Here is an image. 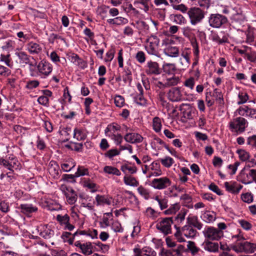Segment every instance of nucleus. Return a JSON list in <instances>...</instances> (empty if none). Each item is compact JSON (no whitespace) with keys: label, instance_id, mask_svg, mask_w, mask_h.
Returning a JSON list of instances; mask_svg holds the SVG:
<instances>
[{"label":"nucleus","instance_id":"69168bd1","mask_svg":"<svg viewBox=\"0 0 256 256\" xmlns=\"http://www.w3.org/2000/svg\"><path fill=\"white\" fill-rule=\"evenodd\" d=\"M84 186L90 190L92 192H96L98 188L97 185L95 183L91 182L90 180L84 182Z\"/></svg>","mask_w":256,"mask_h":256},{"label":"nucleus","instance_id":"4be33fe9","mask_svg":"<svg viewBox=\"0 0 256 256\" xmlns=\"http://www.w3.org/2000/svg\"><path fill=\"white\" fill-rule=\"evenodd\" d=\"M124 140L130 144H139L143 141L144 138L137 132H128L124 136Z\"/></svg>","mask_w":256,"mask_h":256},{"label":"nucleus","instance_id":"b1692460","mask_svg":"<svg viewBox=\"0 0 256 256\" xmlns=\"http://www.w3.org/2000/svg\"><path fill=\"white\" fill-rule=\"evenodd\" d=\"M40 235L46 239H48L54 235V231L48 225H41L38 228Z\"/></svg>","mask_w":256,"mask_h":256},{"label":"nucleus","instance_id":"c9c22d12","mask_svg":"<svg viewBox=\"0 0 256 256\" xmlns=\"http://www.w3.org/2000/svg\"><path fill=\"white\" fill-rule=\"evenodd\" d=\"M87 134L86 131L82 128H76L74 130V138L77 140H82L86 138Z\"/></svg>","mask_w":256,"mask_h":256},{"label":"nucleus","instance_id":"09e8293b","mask_svg":"<svg viewBox=\"0 0 256 256\" xmlns=\"http://www.w3.org/2000/svg\"><path fill=\"white\" fill-rule=\"evenodd\" d=\"M196 110L193 108H188L183 112V116L188 120H192L196 116Z\"/></svg>","mask_w":256,"mask_h":256},{"label":"nucleus","instance_id":"58836bf2","mask_svg":"<svg viewBox=\"0 0 256 256\" xmlns=\"http://www.w3.org/2000/svg\"><path fill=\"white\" fill-rule=\"evenodd\" d=\"M124 182L125 184L131 186H138L139 185L138 181L133 176L126 174L124 178Z\"/></svg>","mask_w":256,"mask_h":256},{"label":"nucleus","instance_id":"e2e57ef3","mask_svg":"<svg viewBox=\"0 0 256 256\" xmlns=\"http://www.w3.org/2000/svg\"><path fill=\"white\" fill-rule=\"evenodd\" d=\"M16 46V42L14 40H6L4 44L2 46L4 50H12L14 49Z\"/></svg>","mask_w":256,"mask_h":256},{"label":"nucleus","instance_id":"9d476101","mask_svg":"<svg viewBox=\"0 0 256 256\" xmlns=\"http://www.w3.org/2000/svg\"><path fill=\"white\" fill-rule=\"evenodd\" d=\"M226 22V18L220 14H211L208 17V24L214 28H220Z\"/></svg>","mask_w":256,"mask_h":256},{"label":"nucleus","instance_id":"393cba45","mask_svg":"<svg viewBox=\"0 0 256 256\" xmlns=\"http://www.w3.org/2000/svg\"><path fill=\"white\" fill-rule=\"evenodd\" d=\"M112 198L108 195L97 194L95 200L98 206H110L112 204Z\"/></svg>","mask_w":256,"mask_h":256},{"label":"nucleus","instance_id":"79ce46f5","mask_svg":"<svg viewBox=\"0 0 256 256\" xmlns=\"http://www.w3.org/2000/svg\"><path fill=\"white\" fill-rule=\"evenodd\" d=\"M0 61L4 62L10 68H12L13 66V62L10 58V54L9 52L1 54L0 56Z\"/></svg>","mask_w":256,"mask_h":256},{"label":"nucleus","instance_id":"f8f14e48","mask_svg":"<svg viewBox=\"0 0 256 256\" xmlns=\"http://www.w3.org/2000/svg\"><path fill=\"white\" fill-rule=\"evenodd\" d=\"M56 220L60 225L65 230L72 231L74 228V226L70 224V218L66 214H58L56 215Z\"/></svg>","mask_w":256,"mask_h":256},{"label":"nucleus","instance_id":"72a5a7b5","mask_svg":"<svg viewBox=\"0 0 256 256\" xmlns=\"http://www.w3.org/2000/svg\"><path fill=\"white\" fill-rule=\"evenodd\" d=\"M106 22L108 24L111 25L122 26L128 24V20L126 18L122 16H118L114 18L108 19Z\"/></svg>","mask_w":256,"mask_h":256},{"label":"nucleus","instance_id":"603ef678","mask_svg":"<svg viewBox=\"0 0 256 256\" xmlns=\"http://www.w3.org/2000/svg\"><path fill=\"white\" fill-rule=\"evenodd\" d=\"M164 72L166 74H171L176 70L175 64L172 63H164L162 65Z\"/></svg>","mask_w":256,"mask_h":256},{"label":"nucleus","instance_id":"5701e85b","mask_svg":"<svg viewBox=\"0 0 256 256\" xmlns=\"http://www.w3.org/2000/svg\"><path fill=\"white\" fill-rule=\"evenodd\" d=\"M180 82V78L178 76L174 75L167 77L162 82H159V84L164 87H170L175 86L178 84Z\"/></svg>","mask_w":256,"mask_h":256},{"label":"nucleus","instance_id":"8fccbe9b","mask_svg":"<svg viewBox=\"0 0 256 256\" xmlns=\"http://www.w3.org/2000/svg\"><path fill=\"white\" fill-rule=\"evenodd\" d=\"M138 193L145 200H148L150 198V191L148 189L140 186L138 188Z\"/></svg>","mask_w":256,"mask_h":256},{"label":"nucleus","instance_id":"a211bd4d","mask_svg":"<svg viewBox=\"0 0 256 256\" xmlns=\"http://www.w3.org/2000/svg\"><path fill=\"white\" fill-rule=\"evenodd\" d=\"M133 252L134 256H156V252L148 246L144 247L142 249L135 247Z\"/></svg>","mask_w":256,"mask_h":256},{"label":"nucleus","instance_id":"1a4fd4ad","mask_svg":"<svg viewBox=\"0 0 256 256\" xmlns=\"http://www.w3.org/2000/svg\"><path fill=\"white\" fill-rule=\"evenodd\" d=\"M78 197L79 202L81 206L86 208L89 210H94L95 202L92 196L85 193H80L79 194Z\"/></svg>","mask_w":256,"mask_h":256},{"label":"nucleus","instance_id":"f704fd0d","mask_svg":"<svg viewBox=\"0 0 256 256\" xmlns=\"http://www.w3.org/2000/svg\"><path fill=\"white\" fill-rule=\"evenodd\" d=\"M15 54L18 58L20 64L23 66H25L26 64H30V56L26 52L22 51L17 52L15 53Z\"/></svg>","mask_w":256,"mask_h":256},{"label":"nucleus","instance_id":"dca6fc26","mask_svg":"<svg viewBox=\"0 0 256 256\" xmlns=\"http://www.w3.org/2000/svg\"><path fill=\"white\" fill-rule=\"evenodd\" d=\"M239 115L248 118H256V110L247 106H242L237 109Z\"/></svg>","mask_w":256,"mask_h":256},{"label":"nucleus","instance_id":"3c124183","mask_svg":"<svg viewBox=\"0 0 256 256\" xmlns=\"http://www.w3.org/2000/svg\"><path fill=\"white\" fill-rule=\"evenodd\" d=\"M160 164L156 162H153L150 165V168L154 172L152 174V176H158L161 175L162 171L160 169Z\"/></svg>","mask_w":256,"mask_h":256},{"label":"nucleus","instance_id":"f03ea898","mask_svg":"<svg viewBox=\"0 0 256 256\" xmlns=\"http://www.w3.org/2000/svg\"><path fill=\"white\" fill-rule=\"evenodd\" d=\"M248 125V121L243 117L233 118L228 124L229 129L232 132L240 134L245 131Z\"/></svg>","mask_w":256,"mask_h":256},{"label":"nucleus","instance_id":"13d9d810","mask_svg":"<svg viewBox=\"0 0 256 256\" xmlns=\"http://www.w3.org/2000/svg\"><path fill=\"white\" fill-rule=\"evenodd\" d=\"M134 102L138 105L141 106H146L147 104V100L144 98L143 94H138L134 98Z\"/></svg>","mask_w":256,"mask_h":256},{"label":"nucleus","instance_id":"aec40b11","mask_svg":"<svg viewBox=\"0 0 256 256\" xmlns=\"http://www.w3.org/2000/svg\"><path fill=\"white\" fill-rule=\"evenodd\" d=\"M168 96L172 102H178L184 100L180 88L179 87L171 88L168 92Z\"/></svg>","mask_w":256,"mask_h":256},{"label":"nucleus","instance_id":"a19ab883","mask_svg":"<svg viewBox=\"0 0 256 256\" xmlns=\"http://www.w3.org/2000/svg\"><path fill=\"white\" fill-rule=\"evenodd\" d=\"M212 40L218 44H222L228 42V38L226 34L221 32L218 34H214L212 36Z\"/></svg>","mask_w":256,"mask_h":256},{"label":"nucleus","instance_id":"bb28decb","mask_svg":"<svg viewBox=\"0 0 256 256\" xmlns=\"http://www.w3.org/2000/svg\"><path fill=\"white\" fill-rule=\"evenodd\" d=\"M114 222L113 214L111 212L104 213L100 222V226L102 228L110 226Z\"/></svg>","mask_w":256,"mask_h":256},{"label":"nucleus","instance_id":"6ab92c4d","mask_svg":"<svg viewBox=\"0 0 256 256\" xmlns=\"http://www.w3.org/2000/svg\"><path fill=\"white\" fill-rule=\"evenodd\" d=\"M144 68L145 72L148 75H158L160 73L158 64L156 62L148 61Z\"/></svg>","mask_w":256,"mask_h":256},{"label":"nucleus","instance_id":"052dcab7","mask_svg":"<svg viewBox=\"0 0 256 256\" xmlns=\"http://www.w3.org/2000/svg\"><path fill=\"white\" fill-rule=\"evenodd\" d=\"M191 54V50L190 48H182L180 52V58H185L187 60H190V56Z\"/></svg>","mask_w":256,"mask_h":256},{"label":"nucleus","instance_id":"7c9ffc66","mask_svg":"<svg viewBox=\"0 0 256 256\" xmlns=\"http://www.w3.org/2000/svg\"><path fill=\"white\" fill-rule=\"evenodd\" d=\"M200 218L206 223H211L215 220L216 214L212 211H204L202 212Z\"/></svg>","mask_w":256,"mask_h":256},{"label":"nucleus","instance_id":"c756f323","mask_svg":"<svg viewBox=\"0 0 256 256\" xmlns=\"http://www.w3.org/2000/svg\"><path fill=\"white\" fill-rule=\"evenodd\" d=\"M26 50L32 54H40L42 50L41 46L34 42H30L26 44Z\"/></svg>","mask_w":256,"mask_h":256},{"label":"nucleus","instance_id":"4468645a","mask_svg":"<svg viewBox=\"0 0 256 256\" xmlns=\"http://www.w3.org/2000/svg\"><path fill=\"white\" fill-rule=\"evenodd\" d=\"M38 74L42 78H46L50 75L52 70L51 64L46 60L40 61L37 66Z\"/></svg>","mask_w":256,"mask_h":256},{"label":"nucleus","instance_id":"ddd939ff","mask_svg":"<svg viewBox=\"0 0 256 256\" xmlns=\"http://www.w3.org/2000/svg\"><path fill=\"white\" fill-rule=\"evenodd\" d=\"M61 190L64 194L67 202L70 204H74L77 200L78 196L76 192L70 187L62 185Z\"/></svg>","mask_w":256,"mask_h":256},{"label":"nucleus","instance_id":"a878e982","mask_svg":"<svg viewBox=\"0 0 256 256\" xmlns=\"http://www.w3.org/2000/svg\"><path fill=\"white\" fill-rule=\"evenodd\" d=\"M121 130V126L120 124L116 122L109 124L104 130L105 135L108 137L112 136L116 134H119L118 132Z\"/></svg>","mask_w":256,"mask_h":256},{"label":"nucleus","instance_id":"0eeeda50","mask_svg":"<svg viewBox=\"0 0 256 256\" xmlns=\"http://www.w3.org/2000/svg\"><path fill=\"white\" fill-rule=\"evenodd\" d=\"M205 240H218L222 236L223 232L212 226H207L202 231Z\"/></svg>","mask_w":256,"mask_h":256},{"label":"nucleus","instance_id":"864d4df0","mask_svg":"<svg viewBox=\"0 0 256 256\" xmlns=\"http://www.w3.org/2000/svg\"><path fill=\"white\" fill-rule=\"evenodd\" d=\"M187 248L193 256L197 254L200 250V248L196 246L195 242L192 241L188 242Z\"/></svg>","mask_w":256,"mask_h":256},{"label":"nucleus","instance_id":"6e6d98bb","mask_svg":"<svg viewBox=\"0 0 256 256\" xmlns=\"http://www.w3.org/2000/svg\"><path fill=\"white\" fill-rule=\"evenodd\" d=\"M180 205L178 204H174L172 205L168 209L164 211L166 215H172L175 214L180 209Z\"/></svg>","mask_w":256,"mask_h":256},{"label":"nucleus","instance_id":"f3484780","mask_svg":"<svg viewBox=\"0 0 256 256\" xmlns=\"http://www.w3.org/2000/svg\"><path fill=\"white\" fill-rule=\"evenodd\" d=\"M224 186L226 191L234 194H238L242 188V186L236 182H226Z\"/></svg>","mask_w":256,"mask_h":256},{"label":"nucleus","instance_id":"412c9836","mask_svg":"<svg viewBox=\"0 0 256 256\" xmlns=\"http://www.w3.org/2000/svg\"><path fill=\"white\" fill-rule=\"evenodd\" d=\"M202 248L209 252L216 253L218 252L219 244L218 242H213L212 240H204L202 244Z\"/></svg>","mask_w":256,"mask_h":256},{"label":"nucleus","instance_id":"338daca9","mask_svg":"<svg viewBox=\"0 0 256 256\" xmlns=\"http://www.w3.org/2000/svg\"><path fill=\"white\" fill-rule=\"evenodd\" d=\"M176 248L172 250L175 253L176 256H182L183 252L185 251V247L182 244H176Z\"/></svg>","mask_w":256,"mask_h":256},{"label":"nucleus","instance_id":"bf43d9fd","mask_svg":"<svg viewBox=\"0 0 256 256\" xmlns=\"http://www.w3.org/2000/svg\"><path fill=\"white\" fill-rule=\"evenodd\" d=\"M88 175V170L82 166H79L78 168L77 172L75 173V176L76 177Z\"/></svg>","mask_w":256,"mask_h":256},{"label":"nucleus","instance_id":"9b49d317","mask_svg":"<svg viewBox=\"0 0 256 256\" xmlns=\"http://www.w3.org/2000/svg\"><path fill=\"white\" fill-rule=\"evenodd\" d=\"M40 204L42 207L47 208L48 210L51 211L58 210L62 209L61 206L49 196H45L42 198Z\"/></svg>","mask_w":256,"mask_h":256},{"label":"nucleus","instance_id":"de8ad7c7","mask_svg":"<svg viewBox=\"0 0 256 256\" xmlns=\"http://www.w3.org/2000/svg\"><path fill=\"white\" fill-rule=\"evenodd\" d=\"M152 128L156 132H159L161 131L162 128V120L158 117H154L152 120Z\"/></svg>","mask_w":256,"mask_h":256},{"label":"nucleus","instance_id":"c85d7f7f","mask_svg":"<svg viewBox=\"0 0 256 256\" xmlns=\"http://www.w3.org/2000/svg\"><path fill=\"white\" fill-rule=\"evenodd\" d=\"M20 212L22 213L29 215L32 213L38 211V208L32 204H21L20 206Z\"/></svg>","mask_w":256,"mask_h":256},{"label":"nucleus","instance_id":"e433bc0d","mask_svg":"<svg viewBox=\"0 0 256 256\" xmlns=\"http://www.w3.org/2000/svg\"><path fill=\"white\" fill-rule=\"evenodd\" d=\"M170 20L177 24L182 25L186 22L185 18L180 14H172L170 16Z\"/></svg>","mask_w":256,"mask_h":256},{"label":"nucleus","instance_id":"680f3d73","mask_svg":"<svg viewBox=\"0 0 256 256\" xmlns=\"http://www.w3.org/2000/svg\"><path fill=\"white\" fill-rule=\"evenodd\" d=\"M178 62L182 70H186L190 65V60L179 58Z\"/></svg>","mask_w":256,"mask_h":256},{"label":"nucleus","instance_id":"774afa93","mask_svg":"<svg viewBox=\"0 0 256 256\" xmlns=\"http://www.w3.org/2000/svg\"><path fill=\"white\" fill-rule=\"evenodd\" d=\"M238 104H241L246 102L248 99V94L245 92H240L238 95Z\"/></svg>","mask_w":256,"mask_h":256},{"label":"nucleus","instance_id":"5fc2aeb1","mask_svg":"<svg viewBox=\"0 0 256 256\" xmlns=\"http://www.w3.org/2000/svg\"><path fill=\"white\" fill-rule=\"evenodd\" d=\"M110 226L111 229L115 232L122 233L124 232V228L118 220H114Z\"/></svg>","mask_w":256,"mask_h":256},{"label":"nucleus","instance_id":"cd10ccee","mask_svg":"<svg viewBox=\"0 0 256 256\" xmlns=\"http://www.w3.org/2000/svg\"><path fill=\"white\" fill-rule=\"evenodd\" d=\"M48 170L50 174L54 178H58L59 177L60 167L56 162L52 160L50 162Z\"/></svg>","mask_w":256,"mask_h":256},{"label":"nucleus","instance_id":"473e14b6","mask_svg":"<svg viewBox=\"0 0 256 256\" xmlns=\"http://www.w3.org/2000/svg\"><path fill=\"white\" fill-rule=\"evenodd\" d=\"M152 198L158 202L161 210H163L168 208V200L166 196H162V195H156Z\"/></svg>","mask_w":256,"mask_h":256},{"label":"nucleus","instance_id":"49530a36","mask_svg":"<svg viewBox=\"0 0 256 256\" xmlns=\"http://www.w3.org/2000/svg\"><path fill=\"white\" fill-rule=\"evenodd\" d=\"M160 160L162 165L166 168H170L174 163V160L169 156H166L163 158H160Z\"/></svg>","mask_w":256,"mask_h":256},{"label":"nucleus","instance_id":"423d86ee","mask_svg":"<svg viewBox=\"0 0 256 256\" xmlns=\"http://www.w3.org/2000/svg\"><path fill=\"white\" fill-rule=\"evenodd\" d=\"M173 224L172 218H165L160 219L156 224V228L164 235L172 233V225Z\"/></svg>","mask_w":256,"mask_h":256},{"label":"nucleus","instance_id":"4d7b16f0","mask_svg":"<svg viewBox=\"0 0 256 256\" xmlns=\"http://www.w3.org/2000/svg\"><path fill=\"white\" fill-rule=\"evenodd\" d=\"M242 200L247 204H250L254 201V196L251 192L242 193L241 194Z\"/></svg>","mask_w":256,"mask_h":256},{"label":"nucleus","instance_id":"c03bdc74","mask_svg":"<svg viewBox=\"0 0 256 256\" xmlns=\"http://www.w3.org/2000/svg\"><path fill=\"white\" fill-rule=\"evenodd\" d=\"M236 153L238 154L239 159L242 162H246L250 158V153L244 149H238Z\"/></svg>","mask_w":256,"mask_h":256},{"label":"nucleus","instance_id":"a18cd8bd","mask_svg":"<svg viewBox=\"0 0 256 256\" xmlns=\"http://www.w3.org/2000/svg\"><path fill=\"white\" fill-rule=\"evenodd\" d=\"M104 172L109 174H113L120 176L121 174L120 172L116 167L106 166L104 168Z\"/></svg>","mask_w":256,"mask_h":256},{"label":"nucleus","instance_id":"37998d69","mask_svg":"<svg viewBox=\"0 0 256 256\" xmlns=\"http://www.w3.org/2000/svg\"><path fill=\"white\" fill-rule=\"evenodd\" d=\"M250 178H246L245 174L244 175V178L242 180V182L245 184H248L252 183L253 182H256V170H250L249 171Z\"/></svg>","mask_w":256,"mask_h":256},{"label":"nucleus","instance_id":"2f4dec72","mask_svg":"<svg viewBox=\"0 0 256 256\" xmlns=\"http://www.w3.org/2000/svg\"><path fill=\"white\" fill-rule=\"evenodd\" d=\"M182 234L188 238H192L196 236L197 232L191 226L186 225L182 228Z\"/></svg>","mask_w":256,"mask_h":256},{"label":"nucleus","instance_id":"2eb2a0df","mask_svg":"<svg viewBox=\"0 0 256 256\" xmlns=\"http://www.w3.org/2000/svg\"><path fill=\"white\" fill-rule=\"evenodd\" d=\"M74 245L80 248L81 252L86 256H90L94 252V243L91 242H86L82 243L79 241L75 242Z\"/></svg>","mask_w":256,"mask_h":256},{"label":"nucleus","instance_id":"f257e3e1","mask_svg":"<svg viewBox=\"0 0 256 256\" xmlns=\"http://www.w3.org/2000/svg\"><path fill=\"white\" fill-rule=\"evenodd\" d=\"M232 249L236 253L252 254L256 251V244L244 240L236 242L232 246Z\"/></svg>","mask_w":256,"mask_h":256},{"label":"nucleus","instance_id":"6e6552de","mask_svg":"<svg viewBox=\"0 0 256 256\" xmlns=\"http://www.w3.org/2000/svg\"><path fill=\"white\" fill-rule=\"evenodd\" d=\"M160 40L157 36L152 35L147 39L146 50L148 54L156 55L158 52Z\"/></svg>","mask_w":256,"mask_h":256},{"label":"nucleus","instance_id":"39448f33","mask_svg":"<svg viewBox=\"0 0 256 256\" xmlns=\"http://www.w3.org/2000/svg\"><path fill=\"white\" fill-rule=\"evenodd\" d=\"M172 184V180L168 176H162L152 180L150 186L155 190H162L166 189Z\"/></svg>","mask_w":256,"mask_h":256},{"label":"nucleus","instance_id":"ea45409f","mask_svg":"<svg viewBox=\"0 0 256 256\" xmlns=\"http://www.w3.org/2000/svg\"><path fill=\"white\" fill-rule=\"evenodd\" d=\"M76 165L75 162L72 159L70 158L61 164V168L64 172H68L74 168Z\"/></svg>","mask_w":256,"mask_h":256},{"label":"nucleus","instance_id":"20e7f679","mask_svg":"<svg viewBox=\"0 0 256 256\" xmlns=\"http://www.w3.org/2000/svg\"><path fill=\"white\" fill-rule=\"evenodd\" d=\"M187 14L190 22L192 25H196L200 22L204 18V12L198 7H192L188 10Z\"/></svg>","mask_w":256,"mask_h":256},{"label":"nucleus","instance_id":"0e129e2a","mask_svg":"<svg viewBox=\"0 0 256 256\" xmlns=\"http://www.w3.org/2000/svg\"><path fill=\"white\" fill-rule=\"evenodd\" d=\"M195 84V80L194 77H190L187 78L184 83V86L190 88V90H193Z\"/></svg>","mask_w":256,"mask_h":256},{"label":"nucleus","instance_id":"4c0bfd02","mask_svg":"<svg viewBox=\"0 0 256 256\" xmlns=\"http://www.w3.org/2000/svg\"><path fill=\"white\" fill-rule=\"evenodd\" d=\"M94 243V252H101L102 253H106L110 248L108 244H104L100 242H97Z\"/></svg>","mask_w":256,"mask_h":256},{"label":"nucleus","instance_id":"7ed1b4c3","mask_svg":"<svg viewBox=\"0 0 256 256\" xmlns=\"http://www.w3.org/2000/svg\"><path fill=\"white\" fill-rule=\"evenodd\" d=\"M174 40L172 39L166 38L162 40V44L164 46V52L168 56L176 58L180 56V52L179 48L176 46H172Z\"/></svg>","mask_w":256,"mask_h":256}]
</instances>
